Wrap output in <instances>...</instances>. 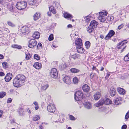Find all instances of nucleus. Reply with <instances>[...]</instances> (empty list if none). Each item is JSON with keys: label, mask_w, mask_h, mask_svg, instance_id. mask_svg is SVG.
<instances>
[{"label": "nucleus", "mask_w": 129, "mask_h": 129, "mask_svg": "<svg viewBox=\"0 0 129 129\" xmlns=\"http://www.w3.org/2000/svg\"><path fill=\"white\" fill-rule=\"evenodd\" d=\"M34 104L35 106V109L36 110H38L39 108L38 104V103L36 102H34Z\"/></svg>", "instance_id": "nucleus-36"}, {"label": "nucleus", "mask_w": 129, "mask_h": 129, "mask_svg": "<svg viewBox=\"0 0 129 129\" xmlns=\"http://www.w3.org/2000/svg\"><path fill=\"white\" fill-rule=\"evenodd\" d=\"M129 117V111L127 112L126 113L125 116V119H127Z\"/></svg>", "instance_id": "nucleus-47"}, {"label": "nucleus", "mask_w": 129, "mask_h": 129, "mask_svg": "<svg viewBox=\"0 0 129 129\" xmlns=\"http://www.w3.org/2000/svg\"><path fill=\"white\" fill-rule=\"evenodd\" d=\"M108 19L109 20L112 21V20L113 19V16L109 17H108Z\"/></svg>", "instance_id": "nucleus-53"}, {"label": "nucleus", "mask_w": 129, "mask_h": 129, "mask_svg": "<svg viewBox=\"0 0 129 129\" xmlns=\"http://www.w3.org/2000/svg\"><path fill=\"white\" fill-rule=\"evenodd\" d=\"M92 70H95L97 72H98V70L96 68V67L93 66L92 68Z\"/></svg>", "instance_id": "nucleus-51"}, {"label": "nucleus", "mask_w": 129, "mask_h": 129, "mask_svg": "<svg viewBox=\"0 0 129 129\" xmlns=\"http://www.w3.org/2000/svg\"><path fill=\"white\" fill-rule=\"evenodd\" d=\"M40 37L39 33L38 32H35L33 34V37L36 39H38Z\"/></svg>", "instance_id": "nucleus-25"}, {"label": "nucleus", "mask_w": 129, "mask_h": 129, "mask_svg": "<svg viewBox=\"0 0 129 129\" xmlns=\"http://www.w3.org/2000/svg\"><path fill=\"white\" fill-rule=\"evenodd\" d=\"M6 93L3 91L0 92V98H2L4 97L6 95Z\"/></svg>", "instance_id": "nucleus-33"}, {"label": "nucleus", "mask_w": 129, "mask_h": 129, "mask_svg": "<svg viewBox=\"0 0 129 129\" xmlns=\"http://www.w3.org/2000/svg\"><path fill=\"white\" fill-rule=\"evenodd\" d=\"M69 116L70 119L71 120H73V116L72 115H70Z\"/></svg>", "instance_id": "nucleus-60"}, {"label": "nucleus", "mask_w": 129, "mask_h": 129, "mask_svg": "<svg viewBox=\"0 0 129 129\" xmlns=\"http://www.w3.org/2000/svg\"><path fill=\"white\" fill-rule=\"evenodd\" d=\"M60 67L61 68V69L63 70L66 68V65L65 63L62 64L60 65Z\"/></svg>", "instance_id": "nucleus-34"}, {"label": "nucleus", "mask_w": 129, "mask_h": 129, "mask_svg": "<svg viewBox=\"0 0 129 129\" xmlns=\"http://www.w3.org/2000/svg\"><path fill=\"white\" fill-rule=\"evenodd\" d=\"M122 99L121 97H119L116 98L114 102L115 105H116L120 104L122 102Z\"/></svg>", "instance_id": "nucleus-18"}, {"label": "nucleus", "mask_w": 129, "mask_h": 129, "mask_svg": "<svg viewBox=\"0 0 129 129\" xmlns=\"http://www.w3.org/2000/svg\"><path fill=\"white\" fill-rule=\"evenodd\" d=\"M19 113H20V115H23V110L22 109H20L19 110Z\"/></svg>", "instance_id": "nucleus-46"}, {"label": "nucleus", "mask_w": 129, "mask_h": 129, "mask_svg": "<svg viewBox=\"0 0 129 129\" xmlns=\"http://www.w3.org/2000/svg\"><path fill=\"white\" fill-rule=\"evenodd\" d=\"M27 5V3L26 2H19L17 3L16 5V7L18 9L21 10L25 8L26 6Z\"/></svg>", "instance_id": "nucleus-4"}, {"label": "nucleus", "mask_w": 129, "mask_h": 129, "mask_svg": "<svg viewBox=\"0 0 129 129\" xmlns=\"http://www.w3.org/2000/svg\"><path fill=\"white\" fill-rule=\"evenodd\" d=\"M42 47V45L40 43H38L37 48L38 49L41 48Z\"/></svg>", "instance_id": "nucleus-45"}, {"label": "nucleus", "mask_w": 129, "mask_h": 129, "mask_svg": "<svg viewBox=\"0 0 129 129\" xmlns=\"http://www.w3.org/2000/svg\"><path fill=\"white\" fill-rule=\"evenodd\" d=\"M107 15V12H100L99 13V16L98 18L99 20L101 22H104L106 19L105 16H106Z\"/></svg>", "instance_id": "nucleus-6"}, {"label": "nucleus", "mask_w": 129, "mask_h": 129, "mask_svg": "<svg viewBox=\"0 0 129 129\" xmlns=\"http://www.w3.org/2000/svg\"><path fill=\"white\" fill-rule=\"evenodd\" d=\"M110 92L111 95L112 96H114L116 93L115 90L113 88H111Z\"/></svg>", "instance_id": "nucleus-26"}, {"label": "nucleus", "mask_w": 129, "mask_h": 129, "mask_svg": "<svg viewBox=\"0 0 129 129\" xmlns=\"http://www.w3.org/2000/svg\"><path fill=\"white\" fill-rule=\"evenodd\" d=\"M98 23L95 20L92 21L87 28V30L89 33L92 32L95 27L98 25Z\"/></svg>", "instance_id": "nucleus-2"}, {"label": "nucleus", "mask_w": 129, "mask_h": 129, "mask_svg": "<svg viewBox=\"0 0 129 129\" xmlns=\"http://www.w3.org/2000/svg\"><path fill=\"white\" fill-rule=\"evenodd\" d=\"M76 38L75 42V44L78 46H82V43L81 39L80 38Z\"/></svg>", "instance_id": "nucleus-16"}, {"label": "nucleus", "mask_w": 129, "mask_h": 129, "mask_svg": "<svg viewBox=\"0 0 129 129\" xmlns=\"http://www.w3.org/2000/svg\"><path fill=\"white\" fill-rule=\"evenodd\" d=\"M101 93L99 92H97L94 95V97L95 100H98L100 97Z\"/></svg>", "instance_id": "nucleus-22"}, {"label": "nucleus", "mask_w": 129, "mask_h": 129, "mask_svg": "<svg viewBox=\"0 0 129 129\" xmlns=\"http://www.w3.org/2000/svg\"><path fill=\"white\" fill-rule=\"evenodd\" d=\"M83 97V93L82 91H77L76 92L74 98L75 100L79 101L82 99Z\"/></svg>", "instance_id": "nucleus-5"}, {"label": "nucleus", "mask_w": 129, "mask_h": 129, "mask_svg": "<svg viewBox=\"0 0 129 129\" xmlns=\"http://www.w3.org/2000/svg\"><path fill=\"white\" fill-rule=\"evenodd\" d=\"M123 24H122L121 25H119L118 27V28L119 29H120L121 28H122L123 27Z\"/></svg>", "instance_id": "nucleus-50"}, {"label": "nucleus", "mask_w": 129, "mask_h": 129, "mask_svg": "<svg viewBox=\"0 0 129 129\" xmlns=\"http://www.w3.org/2000/svg\"><path fill=\"white\" fill-rule=\"evenodd\" d=\"M115 34V31L112 30H110L107 35L105 39L106 40H109L111 37L114 35Z\"/></svg>", "instance_id": "nucleus-10"}, {"label": "nucleus", "mask_w": 129, "mask_h": 129, "mask_svg": "<svg viewBox=\"0 0 129 129\" xmlns=\"http://www.w3.org/2000/svg\"><path fill=\"white\" fill-rule=\"evenodd\" d=\"M100 37L101 38L103 39L104 38V36L103 35H100Z\"/></svg>", "instance_id": "nucleus-64"}, {"label": "nucleus", "mask_w": 129, "mask_h": 129, "mask_svg": "<svg viewBox=\"0 0 129 129\" xmlns=\"http://www.w3.org/2000/svg\"><path fill=\"white\" fill-rule=\"evenodd\" d=\"M53 34H51L49 36L48 38V40L49 41H51L53 40Z\"/></svg>", "instance_id": "nucleus-39"}, {"label": "nucleus", "mask_w": 129, "mask_h": 129, "mask_svg": "<svg viewBox=\"0 0 129 129\" xmlns=\"http://www.w3.org/2000/svg\"><path fill=\"white\" fill-rule=\"evenodd\" d=\"M75 36L76 37L75 38H78L79 37L78 33L77 32H75L73 34V37H74Z\"/></svg>", "instance_id": "nucleus-41"}, {"label": "nucleus", "mask_w": 129, "mask_h": 129, "mask_svg": "<svg viewBox=\"0 0 129 129\" xmlns=\"http://www.w3.org/2000/svg\"><path fill=\"white\" fill-rule=\"evenodd\" d=\"M4 58V56L2 54H0V59H3Z\"/></svg>", "instance_id": "nucleus-56"}, {"label": "nucleus", "mask_w": 129, "mask_h": 129, "mask_svg": "<svg viewBox=\"0 0 129 129\" xmlns=\"http://www.w3.org/2000/svg\"><path fill=\"white\" fill-rule=\"evenodd\" d=\"M40 129H44V127L42 125H40L39 126Z\"/></svg>", "instance_id": "nucleus-59"}, {"label": "nucleus", "mask_w": 129, "mask_h": 129, "mask_svg": "<svg viewBox=\"0 0 129 129\" xmlns=\"http://www.w3.org/2000/svg\"><path fill=\"white\" fill-rule=\"evenodd\" d=\"M112 101L108 98L106 99L105 101L103 99H101L99 102L95 104V105L96 107H98L101 105H102L104 104L106 105H108L112 103Z\"/></svg>", "instance_id": "nucleus-3"}, {"label": "nucleus", "mask_w": 129, "mask_h": 129, "mask_svg": "<svg viewBox=\"0 0 129 129\" xmlns=\"http://www.w3.org/2000/svg\"><path fill=\"white\" fill-rule=\"evenodd\" d=\"M36 2V0H28V2L29 5H34Z\"/></svg>", "instance_id": "nucleus-30"}, {"label": "nucleus", "mask_w": 129, "mask_h": 129, "mask_svg": "<svg viewBox=\"0 0 129 129\" xmlns=\"http://www.w3.org/2000/svg\"><path fill=\"white\" fill-rule=\"evenodd\" d=\"M64 17L66 18L70 19L72 18V15L67 12H65L63 14Z\"/></svg>", "instance_id": "nucleus-24"}, {"label": "nucleus", "mask_w": 129, "mask_h": 129, "mask_svg": "<svg viewBox=\"0 0 129 129\" xmlns=\"http://www.w3.org/2000/svg\"><path fill=\"white\" fill-rule=\"evenodd\" d=\"M8 24L12 27H13L15 26L14 24L11 22L10 21H8Z\"/></svg>", "instance_id": "nucleus-44"}, {"label": "nucleus", "mask_w": 129, "mask_h": 129, "mask_svg": "<svg viewBox=\"0 0 129 129\" xmlns=\"http://www.w3.org/2000/svg\"><path fill=\"white\" fill-rule=\"evenodd\" d=\"M84 107L88 109L92 108V106L91 104L89 102H86L84 104Z\"/></svg>", "instance_id": "nucleus-20"}, {"label": "nucleus", "mask_w": 129, "mask_h": 129, "mask_svg": "<svg viewBox=\"0 0 129 129\" xmlns=\"http://www.w3.org/2000/svg\"><path fill=\"white\" fill-rule=\"evenodd\" d=\"M34 58L38 60H39L40 59L39 56L37 54H35L34 56Z\"/></svg>", "instance_id": "nucleus-40"}, {"label": "nucleus", "mask_w": 129, "mask_h": 129, "mask_svg": "<svg viewBox=\"0 0 129 129\" xmlns=\"http://www.w3.org/2000/svg\"><path fill=\"white\" fill-rule=\"evenodd\" d=\"M94 76V74L93 73H91L90 74V76L91 77H92Z\"/></svg>", "instance_id": "nucleus-62"}, {"label": "nucleus", "mask_w": 129, "mask_h": 129, "mask_svg": "<svg viewBox=\"0 0 129 129\" xmlns=\"http://www.w3.org/2000/svg\"><path fill=\"white\" fill-rule=\"evenodd\" d=\"M49 85L46 83L44 82L42 85V89L43 90H46L48 87Z\"/></svg>", "instance_id": "nucleus-23"}, {"label": "nucleus", "mask_w": 129, "mask_h": 129, "mask_svg": "<svg viewBox=\"0 0 129 129\" xmlns=\"http://www.w3.org/2000/svg\"><path fill=\"white\" fill-rule=\"evenodd\" d=\"M49 8L50 11L53 14H55L56 13V11L53 6H51L49 7Z\"/></svg>", "instance_id": "nucleus-28"}, {"label": "nucleus", "mask_w": 129, "mask_h": 129, "mask_svg": "<svg viewBox=\"0 0 129 129\" xmlns=\"http://www.w3.org/2000/svg\"><path fill=\"white\" fill-rule=\"evenodd\" d=\"M82 89L84 91L87 92L89 91L90 90V87L88 85L85 84L83 85L82 86Z\"/></svg>", "instance_id": "nucleus-15"}, {"label": "nucleus", "mask_w": 129, "mask_h": 129, "mask_svg": "<svg viewBox=\"0 0 129 129\" xmlns=\"http://www.w3.org/2000/svg\"><path fill=\"white\" fill-rule=\"evenodd\" d=\"M33 67L36 69H39L41 68L42 64L40 63L37 62L35 63Z\"/></svg>", "instance_id": "nucleus-21"}, {"label": "nucleus", "mask_w": 129, "mask_h": 129, "mask_svg": "<svg viewBox=\"0 0 129 129\" xmlns=\"http://www.w3.org/2000/svg\"><path fill=\"white\" fill-rule=\"evenodd\" d=\"M63 81L67 84H70L71 82V80L70 77L68 76H66L63 79Z\"/></svg>", "instance_id": "nucleus-13"}, {"label": "nucleus", "mask_w": 129, "mask_h": 129, "mask_svg": "<svg viewBox=\"0 0 129 129\" xmlns=\"http://www.w3.org/2000/svg\"><path fill=\"white\" fill-rule=\"evenodd\" d=\"M41 14L40 13L36 12L34 16V19L36 20L40 17Z\"/></svg>", "instance_id": "nucleus-27"}, {"label": "nucleus", "mask_w": 129, "mask_h": 129, "mask_svg": "<svg viewBox=\"0 0 129 129\" xmlns=\"http://www.w3.org/2000/svg\"><path fill=\"white\" fill-rule=\"evenodd\" d=\"M7 64V63L6 62H4L2 63V64L4 68L6 69L7 68L8 66Z\"/></svg>", "instance_id": "nucleus-37"}, {"label": "nucleus", "mask_w": 129, "mask_h": 129, "mask_svg": "<svg viewBox=\"0 0 129 129\" xmlns=\"http://www.w3.org/2000/svg\"><path fill=\"white\" fill-rule=\"evenodd\" d=\"M11 47L14 48H16L18 49H21L22 48V47L20 45H19L17 44H13L12 45Z\"/></svg>", "instance_id": "nucleus-29"}, {"label": "nucleus", "mask_w": 129, "mask_h": 129, "mask_svg": "<svg viewBox=\"0 0 129 129\" xmlns=\"http://www.w3.org/2000/svg\"><path fill=\"white\" fill-rule=\"evenodd\" d=\"M110 74L109 73H107V75L106 77V78H108L109 77V76L110 75Z\"/></svg>", "instance_id": "nucleus-57"}, {"label": "nucleus", "mask_w": 129, "mask_h": 129, "mask_svg": "<svg viewBox=\"0 0 129 129\" xmlns=\"http://www.w3.org/2000/svg\"><path fill=\"white\" fill-rule=\"evenodd\" d=\"M101 68L100 69V70L101 71H103L104 69V68L103 67H101Z\"/></svg>", "instance_id": "nucleus-63"}, {"label": "nucleus", "mask_w": 129, "mask_h": 129, "mask_svg": "<svg viewBox=\"0 0 129 129\" xmlns=\"http://www.w3.org/2000/svg\"><path fill=\"white\" fill-rule=\"evenodd\" d=\"M85 45L86 48L87 49H88L89 47L90 46V43L89 41H87L85 42Z\"/></svg>", "instance_id": "nucleus-32"}, {"label": "nucleus", "mask_w": 129, "mask_h": 129, "mask_svg": "<svg viewBox=\"0 0 129 129\" xmlns=\"http://www.w3.org/2000/svg\"><path fill=\"white\" fill-rule=\"evenodd\" d=\"M37 44V42L35 39H31L29 42L28 47L30 48H33L36 46Z\"/></svg>", "instance_id": "nucleus-11"}, {"label": "nucleus", "mask_w": 129, "mask_h": 129, "mask_svg": "<svg viewBox=\"0 0 129 129\" xmlns=\"http://www.w3.org/2000/svg\"><path fill=\"white\" fill-rule=\"evenodd\" d=\"M124 60L125 61L129 60V53L124 57Z\"/></svg>", "instance_id": "nucleus-35"}, {"label": "nucleus", "mask_w": 129, "mask_h": 129, "mask_svg": "<svg viewBox=\"0 0 129 129\" xmlns=\"http://www.w3.org/2000/svg\"><path fill=\"white\" fill-rule=\"evenodd\" d=\"M127 43V41L126 40H124L119 43L117 45V47L119 49L123 48L122 50V51H123L124 49L126 46L125 45Z\"/></svg>", "instance_id": "nucleus-8"}, {"label": "nucleus", "mask_w": 129, "mask_h": 129, "mask_svg": "<svg viewBox=\"0 0 129 129\" xmlns=\"http://www.w3.org/2000/svg\"><path fill=\"white\" fill-rule=\"evenodd\" d=\"M13 77L12 74V73H8L6 75L5 79V81L7 82H8L12 79Z\"/></svg>", "instance_id": "nucleus-12"}, {"label": "nucleus", "mask_w": 129, "mask_h": 129, "mask_svg": "<svg viewBox=\"0 0 129 129\" xmlns=\"http://www.w3.org/2000/svg\"><path fill=\"white\" fill-rule=\"evenodd\" d=\"M67 27L68 28H72V26L71 24H69L67 26Z\"/></svg>", "instance_id": "nucleus-61"}, {"label": "nucleus", "mask_w": 129, "mask_h": 129, "mask_svg": "<svg viewBox=\"0 0 129 129\" xmlns=\"http://www.w3.org/2000/svg\"><path fill=\"white\" fill-rule=\"evenodd\" d=\"M127 127V126L126 125H123L122 127V129H126Z\"/></svg>", "instance_id": "nucleus-52"}, {"label": "nucleus", "mask_w": 129, "mask_h": 129, "mask_svg": "<svg viewBox=\"0 0 129 129\" xmlns=\"http://www.w3.org/2000/svg\"><path fill=\"white\" fill-rule=\"evenodd\" d=\"M40 119V117L39 116H36L34 117L33 120L34 121H37L39 120Z\"/></svg>", "instance_id": "nucleus-38"}, {"label": "nucleus", "mask_w": 129, "mask_h": 129, "mask_svg": "<svg viewBox=\"0 0 129 129\" xmlns=\"http://www.w3.org/2000/svg\"><path fill=\"white\" fill-rule=\"evenodd\" d=\"M3 111L2 110H0V117H2V115L3 114Z\"/></svg>", "instance_id": "nucleus-55"}, {"label": "nucleus", "mask_w": 129, "mask_h": 129, "mask_svg": "<svg viewBox=\"0 0 129 129\" xmlns=\"http://www.w3.org/2000/svg\"><path fill=\"white\" fill-rule=\"evenodd\" d=\"M48 111L50 112H54L55 111V107L54 105L52 104H50L47 108Z\"/></svg>", "instance_id": "nucleus-9"}, {"label": "nucleus", "mask_w": 129, "mask_h": 129, "mask_svg": "<svg viewBox=\"0 0 129 129\" xmlns=\"http://www.w3.org/2000/svg\"><path fill=\"white\" fill-rule=\"evenodd\" d=\"M26 60L29 59L31 57V55L30 54H26Z\"/></svg>", "instance_id": "nucleus-43"}, {"label": "nucleus", "mask_w": 129, "mask_h": 129, "mask_svg": "<svg viewBox=\"0 0 129 129\" xmlns=\"http://www.w3.org/2000/svg\"><path fill=\"white\" fill-rule=\"evenodd\" d=\"M79 56V55L77 54H75L73 55V58L75 59L76 58H77Z\"/></svg>", "instance_id": "nucleus-48"}, {"label": "nucleus", "mask_w": 129, "mask_h": 129, "mask_svg": "<svg viewBox=\"0 0 129 129\" xmlns=\"http://www.w3.org/2000/svg\"><path fill=\"white\" fill-rule=\"evenodd\" d=\"M82 46H79L76 47L77 52L79 53H83L84 52V49Z\"/></svg>", "instance_id": "nucleus-19"}, {"label": "nucleus", "mask_w": 129, "mask_h": 129, "mask_svg": "<svg viewBox=\"0 0 129 129\" xmlns=\"http://www.w3.org/2000/svg\"><path fill=\"white\" fill-rule=\"evenodd\" d=\"M4 73L2 72H0V76H4Z\"/></svg>", "instance_id": "nucleus-54"}, {"label": "nucleus", "mask_w": 129, "mask_h": 129, "mask_svg": "<svg viewBox=\"0 0 129 129\" xmlns=\"http://www.w3.org/2000/svg\"><path fill=\"white\" fill-rule=\"evenodd\" d=\"M25 77L23 75L19 74L17 75L13 80V84L14 86L18 87L24 84Z\"/></svg>", "instance_id": "nucleus-1"}, {"label": "nucleus", "mask_w": 129, "mask_h": 129, "mask_svg": "<svg viewBox=\"0 0 129 129\" xmlns=\"http://www.w3.org/2000/svg\"><path fill=\"white\" fill-rule=\"evenodd\" d=\"M12 101V99L11 98H9L7 100V103H11Z\"/></svg>", "instance_id": "nucleus-49"}, {"label": "nucleus", "mask_w": 129, "mask_h": 129, "mask_svg": "<svg viewBox=\"0 0 129 129\" xmlns=\"http://www.w3.org/2000/svg\"><path fill=\"white\" fill-rule=\"evenodd\" d=\"M79 81V80L77 77H75L73 78V83L74 84H78Z\"/></svg>", "instance_id": "nucleus-31"}, {"label": "nucleus", "mask_w": 129, "mask_h": 129, "mask_svg": "<svg viewBox=\"0 0 129 129\" xmlns=\"http://www.w3.org/2000/svg\"><path fill=\"white\" fill-rule=\"evenodd\" d=\"M80 70L75 68H73V73H77L79 72Z\"/></svg>", "instance_id": "nucleus-42"}, {"label": "nucleus", "mask_w": 129, "mask_h": 129, "mask_svg": "<svg viewBox=\"0 0 129 129\" xmlns=\"http://www.w3.org/2000/svg\"><path fill=\"white\" fill-rule=\"evenodd\" d=\"M47 14L49 16H51V13L50 12H47Z\"/></svg>", "instance_id": "nucleus-58"}, {"label": "nucleus", "mask_w": 129, "mask_h": 129, "mask_svg": "<svg viewBox=\"0 0 129 129\" xmlns=\"http://www.w3.org/2000/svg\"><path fill=\"white\" fill-rule=\"evenodd\" d=\"M21 31L22 33L28 34L29 32V28L27 27L23 26L21 29Z\"/></svg>", "instance_id": "nucleus-14"}, {"label": "nucleus", "mask_w": 129, "mask_h": 129, "mask_svg": "<svg viewBox=\"0 0 129 129\" xmlns=\"http://www.w3.org/2000/svg\"><path fill=\"white\" fill-rule=\"evenodd\" d=\"M117 91L121 95H124L125 93V91L123 88L120 87L117 88Z\"/></svg>", "instance_id": "nucleus-17"}, {"label": "nucleus", "mask_w": 129, "mask_h": 129, "mask_svg": "<svg viewBox=\"0 0 129 129\" xmlns=\"http://www.w3.org/2000/svg\"><path fill=\"white\" fill-rule=\"evenodd\" d=\"M51 76L54 78H57L58 76L57 70L55 68L52 69L50 72Z\"/></svg>", "instance_id": "nucleus-7"}]
</instances>
